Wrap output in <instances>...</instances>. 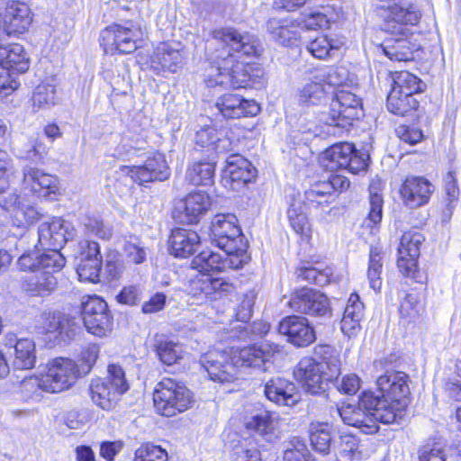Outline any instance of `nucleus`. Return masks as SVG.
<instances>
[{"mask_svg": "<svg viewBox=\"0 0 461 461\" xmlns=\"http://www.w3.org/2000/svg\"><path fill=\"white\" fill-rule=\"evenodd\" d=\"M211 45H221L222 50L214 58L216 66L210 67L204 75L208 87L244 88L261 76L258 64L240 62L230 53L233 50L244 56H256L259 52L258 38L247 32H240L233 27L212 32Z\"/></svg>", "mask_w": 461, "mask_h": 461, "instance_id": "1", "label": "nucleus"}, {"mask_svg": "<svg viewBox=\"0 0 461 461\" xmlns=\"http://www.w3.org/2000/svg\"><path fill=\"white\" fill-rule=\"evenodd\" d=\"M278 352L277 344L262 342L245 347L232 357L222 351L211 350L201 357L200 364L211 380L230 383L237 378L239 366L268 371L273 367L275 354Z\"/></svg>", "mask_w": 461, "mask_h": 461, "instance_id": "2", "label": "nucleus"}, {"mask_svg": "<svg viewBox=\"0 0 461 461\" xmlns=\"http://www.w3.org/2000/svg\"><path fill=\"white\" fill-rule=\"evenodd\" d=\"M340 361L336 355L324 357L318 361L312 357H303L297 364L294 376L308 393L321 394L326 391L328 382L339 375Z\"/></svg>", "mask_w": 461, "mask_h": 461, "instance_id": "3", "label": "nucleus"}, {"mask_svg": "<svg viewBox=\"0 0 461 461\" xmlns=\"http://www.w3.org/2000/svg\"><path fill=\"white\" fill-rule=\"evenodd\" d=\"M82 375L76 361L68 357H56L47 364L45 374L40 377L24 379L23 384L55 393L69 389Z\"/></svg>", "mask_w": 461, "mask_h": 461, "instance_id": "4", "label": "nucleus"}, {"mask_svg": "<svg viewBox=\"0 0 461 461\" xmlns=\"http://www.w3.org/2000/svg\"><path fill=\"white\" fill-rule=\"evenodd\" d=\"M157 411L166 417H173L192 407L194 397L191 391L181 382L165 377L153 393Z\"/></svg>", "mask_w": 461, "mask_h": 461, "instance_id": "5", "label": "nucleus"}, {"mask_svg": "<svg viewBox=\"0 0 461 461\" xmlns=\"http://www.w3.org/2000/svg\"><path fill=\"white\" fill-rule=\"evenodd\" d=\"M140 28L131 21L113 23L101 32V44L106 53L130 54L139 47Z\"/></svg>", "mask_w": 461, "mask_h": 461, "instance_id": "6", "label": "nucleus"}, {"mask_svg": "<svg viewBox=\"0 0 461 461\" xmlns=\"http://www.w3.org/2000/svg\"><path fill=\"white\" fill-rule=\"evenodd\" d=\"M321 164L329 171L344 168L353 174H358L367 167V156L365 153H358L353 144L340 142L332 145L322 153Z\"/></svg>", "mask_w": 461, "mask_h": 461, "instance_id": "7", "label": "nucleus"}, {"mask_svg": "<svg viewBox=\"0 0 461 461\" xmlns=\"http://www.w3.org/2000/svg\"><path fill=\"white\" fill-rule=\"evenodd\" d=\"M407 405V399L393 400L376 395L372 392L365 393L362 395V406L370 411L375 419V432L378 429V421L391 424L402 420L405 415Z\"/></svg>", "mask_w": 461, "mask_h": 461, "instance_id": "8", "label": "nucleus"}, {"mask_svg": "<svg viewBox=\"0 0 461 461\" xmlns=\"http://www.w3.org/2000/svg\"><path fill=\"white\" fill-rule=\"evenodd\" d=\"M38 330L54 345L68 342L77 334L76 319L59 311L43 312L38 320Z\"/></svg>", "mask_w": 461, "mask_h": 461, "instance_id": "9", "label": "nucleus"}, {"mask_svg": "<svg viewBox=\"0 0 461 461\" xmlns=\"http://www.w3.org/2000/svg\"><path fill=\"white\" fill-rule=\"evenodd\" d=\"M363 115L362 102L355 94L341 89L337 92L330 106L326 123L346 129Z\"/></svg>", "mask_w": 461, "mask_h": 461, "instance_id": "10", "label": "nucleus"}, {"mask_svg": "<svg viewBox=\"0 0 461 461\" xmlns=\"http://www.w3.org/2000/svg\"><path fill=\"white\" fill-rule=\"evenodd\" d=\"M234 214H217L211 221V238L220 249H238L244 247V237Z\"/></svg>", "mask_w": 461, "mask_h": 461, "instance_id": "11", "label": "nucleus"}, {"mask_svg": "<svg viewBox=\"0 0 461 461\" xmlns=\"http://www.w3.org/2000/svg\"><path fill=\"white\" fill-rule=\"evenodd\" d=\"M82 316L88 332L104 337L112 330V316L108 305L98 296H90L82 303Z\"/></svg>", "mask_w": 461, "mask_h": 461, "instance_id": "12", "label": "nucleus"}, {"mask_svg": "<svg viewBox=\"0 0 461 461\" xmlns=\"http://www.w3.org/2000/svg\"><path fill=\"white\" fill-rule=\"evenodd\" d=\"M423 241V235L417 230H409L402 234L398 248L397 266L403 276L417 278L420 247Z\"/></svg>", "mask_w": 461, "mask_h": 461, "instance_id": "13", "label": "nucleus"}, {"mask_svg": "<svg viewBox=\"0 0 461 461\" xmlns=\"http://www.w3.org/2000/svg\"><path fill=\"white\" fill-rule=\"evenodd\" d=\"M73 225L62 218L54 217L42 222L38 229L39 242L42 247L60 249L75 237Z\"/></svg>", "mask_w": 461, "mask_h": 461, "instance_id": "14", "label": "nucleus"}, {"mask_svg": "<svg viewBox=\"0 0 461 461\" xmlns=\"http://www.w3.org/2000/svg\"><path fill=\"white\" fill-rule=\"evenodd\" d=\"M123 169L134 182L140 185L155 180L165 181L170 176V169L165 156L158 152L149 157L141 166L124 167Z\"/></svg>", "mask_w": 461, "mask_h": 461, "instance_id": "15", "label": "nucleus"}, {"mask_svg": "<svg viewBox=\"0 0 461 461\" xmlns=\"http://www.w3.org/2000/svg\"><path fill=\"white\" fill-rule=\"evenodd\" d=\"M184 60V47L176 41L159 43L150 56L151 68L158 72L175 73L183 66Z\"/></svg>", "mask_w": 461, "mask_h": 461, "instance_id": "16", "label": "nucleus"}, {"mask_svg": "<svg viewBox=\"0 0 461 461\" xmlns=\"http://www.w3.org/2000/svg\"><path fill=\"white\" fill-rule=\"evenodd\" d=\"M23 185L41 198L53 199L59 193L58 178L40 168L27 166L23 169Z\"/></svg>", "mask_w": 461, "mask_h": 461, "instance_id": "17", "label": "nucleus"}, {"mask_svg": "<svg viewBox=\"0 0 461 461\" xmlns=\"http://www.w3.org/2000/svg\"><path fill=\"white\" fill-rule=\"evenodd\" d=\"M278 332L287 337V341L298 348L308 347L316 339L313 328L308 320L300 316H288L278 324Z\"/></svg>", "mask_w": 461, "mask_h": 461, "instance_id": "18", "label": "nucleus"}, {"mask_svg": "<svg viewBox=\"0 0 461 461\" xmlns=\"http://www.w3.org/2000/svg\"><path fill=\"white\" fill-rule=\"evenodd\" d=\"M212 200L208 194L197 191L188 194L176 206V217L188 224L197 223L209 211Z\"/></svg>", "mask_w": 461, "mask_h": 461, "instance_id": "19", "label": "nucleus"}, {"mask_svg": "<svg viewBox=\"0 0 461 461\" xmlns=\"http://www.w3.org/2000/svg\"><path fill=\"white\" fill-rule=\"evenodd\" d=\"M255 177L250 162L240 154H231L226 159L223 184L233 191H239Z\"/></svg>", "mask_w": 461, "mask_h": 461, "instance_id": "20", "label": "nucleus"}, {"mask_svg": "<svg viewBox=\"0 0 461 461\" xmlns=\"http://www.w3.org/2000/svg\"><path fill=\"white\" fill-rule=\"evenodd\" d=\"M2 21L7 35H20L27 32L32 23V11L25 3L10 1L6 4Z\"/></svg>", "mask_w": 461, "mask_h": 461, "instance_id": "21", "label": "nucleus"}, {"mask_svg": "<svg viewBox=\"0 0 461 461\" xmlns=\"http://www.w3.org/2000/svg\"><path fill=\"white\" fill-rule=\"evenodd\" d=\"M215 105L221 114L227 119L256 116L260 111V107L255 100L246 99L240 95L231 93L220 96Z\"/></svg>", "mask_w": 461, "mask_h": 461, "instance_id": "22", "label": "nucleus"}, {"mask_svg": "<svg viewBox=\"0 0 461 461\" xmlns=\"http://www.w3.org/2000/svg\"><path fill=\"white\" fill-rule=\"evenodd\" d=\"M299 29L301 23L292 18H270L267 22V32L270 39L276 44L293 47L301 39Z\"/></svg>", "mask_w": 461, "mask_h": 461, "instance_id": "23", "label": "nucleus"}, {"mask_svg": "<svg viewBox=\"0 0 461 461\" xmlns=\"http://www.w3.org/2000/svg\"><path fill=\"white\" fill-rule=\"evenodd\" d=\"M300 313L322 316L329 311L328 298L321 293L308 288L298 291L290 302Z\"/></svg>", "mask_w": 461, "mask_h": 461, "instance_id": "24", "label": "nucleus"}, {"mask_svg": "<svg viewBox=\"0 0 461 461\" xmlns=\"http://www.w3.org/2000/svg\"><path fill=\"white\" fill-rule=\"evenodd\" d=\"M432 192L431 184L421 176L406 178L400 190L404 204L411 209L428 203Z\"/></svg>", "mask_w": 461, "mask_h": 461, "instance_id": "25", "label": "nucleus"}, {"mask_svg": "<svg viewBox=\"0 0 461 461\" xmlns=\"http://www.w3.org/2000/svg\"><path fill=\"white\" fill-rule=\"evenodd\" d=\"M266 397L272 402L281 406H294L300 399L297 386L283 377H273L265 384Z\"/></svg>", "mask_w": 461, "mask_h": 461, "instance_id": "26", "label": "nucleus"}, {"mask_svg": "<svg viewBox=\"0 0 461 461\" xmlns=\"http://www.w3.org/2000/svg\"><path fill=\"white\" fill-rule=\"evenodd\" d=\"M334 412L341 418L347 425L358 428L365 434L375 432V419L364 406L362 397L358 405L348 404L335 409Z\"/></svg>", "mask_w": 461, "mask_h": 461, "instance_id": "27", "label": "nucleus"}, {"mask_svg": "<svg viewBox=\"0 0 461 461\" xmlns=\"http://www.w3.org/2000/svg\"><path fill=\"white\" fill-rule=\"evenodd\" d=\"M408 375L403 372L388 371L377 378L376 384L382 396L390 399H407L410 393Z\"/></svg>", "mask_w": 461, "mask_h": 461, "instance_id": "28", "label": "nucleus"}, {"mask_svg": "<svg viewBox=\"0 0 461 461\" xmlns=\"http://www.w3.org/2000/svg\"><path fill=\"white\" fill-rule=\"evenodd\" d=\"M168 244L171 255L185 258L196 251L200 245V237L194 230L177 228L172 230Z\"/></svg>", "mask_w": 461, "mask_h": 461, "instance_id": "29", "label": "nucleus"}, {"mask_svg": "<svg viewBox=\"0 0 461 461\" xmlns=\"http://www.w3.org/2000/svg\"><path fill=\"white\" fill-rule=\"evenodd\" d=\"M0 65L13 72L23 74L30 68L31 57L19 43L0 44Z\"/></svg>", "mask_w": 461, "mask_h": 461, "instance_id": "30", "label": "nucleus"}, {"mask_svg": "<svg viewBox=\"0 0 461 461\" xmlns=\"http://www.w3.org/2000/svg\"><path fill=\"white\" fill-rule=\"evenodd\" d=\"M195 143L201 147L208 148L217 154L227 153L232 149V142L226 136L224 131L218 130L213 126H206L197 131Z\"/></svg>", "mask_w": 461, "mask_h": 461, "instance_id": "31", "label": "nucleus"}, {"mask_svg": "<svg viewBox=\"0 0 461 461\" xmlns=\"http://www.w3.org/2000/svg\"><path fill=\"white\" fill-rule=\"evenodd\" d=\"M233 288L232 285L222 278L212 277L211 275L202 274L192 280L191 293L194 296L204 295L205 298L216 293H229Z\"/></svg>", "mask_w": 461, "mask_h": 461, "instance_id": "32", "label": "nucleus"}, {"mask_svg": "<svg viewBox=\"0 0 461 461\" xmlns=\"http://www.w3.org/2000/svg\"><path fill=\"white\" fill-rule=\"evenodd\" d=\"M104 378L92 379L89 385L90 397L95 404L103 410H111L117 403L119 397Z\"/></svg>", "mask_w": 461, "mask_h": 461, "instance_id": "33", "label": "nucleus"}, {"mask_svg": "<svg viewBox=\"0 0 461 461\" xmlns=\"http://www.w3.org/2000/svg\"><path fill=\"white\" fill-rule=\"evenodd\" d=\"M36 363V346L32 339H17L14 346V367L23 370L31 369Z\"/></svg>", "mask_w": 461, "mask_h": 461, "instance_id": "34", "label": "nucleus"}, {"mask_svg": "<svg viewBox=\"0 0 461 461\" xmlns=\"http://www.w3.org/2000/svg\"><path fill=\"white\" fill-rule=\"evenodd\" d=\"M386 17L402 24H416L420 17L419 10L407 0H400L390 5L387 8Z\"/></svg>", "mask_w": 461, "mask_h": 461, "instance_id": "35", "label": "nucleus"}, {"mask_svg": "<svg viewBox=\"0 0 461 461\" xmlns=\"http://www.w3.org/2000/svg\"><path fill=\"white\" fill-rule=\"evenodd\" d=\"M153 347L159 360L165 365H174L183 357L182 346L164 335L155 336Z\"/></svg>", "mask_w": 461, "mask_h": 461, "instance_id": "36", "label": "nucleus"}, {"mask_svg": "<svg viewBox=\"0 0 461 461\" xmlns=\"http://www.w3.org/2000/svg\"><path fill=\"white\" fill-rule=\"evenodd\" d=\"M215 162L211 160L193 162L187 168L186 180L191 184L207 185L212 183Z\"/></svg>", "mask_w": 461, "mask_h": 461, "instance_id": "37", "label": "nucleus"}, {"mask_svg": "<svg viewBox=\"0 0 461 461\" xmlns=\"http://www.w3.org/2000/svg\"><path fill=\"white\" fill-rule=\"evenodd\" d=\"M226 263L219 253L205 250L193 259L192 267L201 274L211 275L224 270Z\"/></svg>", "mask_w": 461, "mask_h": 461, "instance_id": "38", "label": "nucleus"}, {"mask_svg": "<svg viewBox=\"0 0 461 461\" xmlns=\"http://www.w3.org/2000/svg\"><path fill=\"white\" fill-rule=\"evenodd\" d=\"M58 284L57 277L53 275L42 273L37 270L25 280L23 287L32 295H44L53 291Z\"/></svg>", "mask_w": 461, "mask_h": 461, "instance_id": "39", "label": "nucleus"}, {"mask_svg": "<svg viewBox=\"0 0 461 461\" xmlns=\"http://www.w3.org/2000/svg\"><path fill=\"white\" fill-rule=\"evenodd\" d=\"M393 92L404 94L405 95H412L422 92V82L415 75L408 71L396 72L393 78Z\"/></svg>", "mask_w": 461, "mask_h": 461, "instance_id": "40", "label": "nucleus"}, {"mask_svg": "<svg viewBox=\"0 0 461 461\" xmlns=\"http://www.w3.org/2000/svg\"><path fill=\"white\" fill-rule=\"evenodd\" d=\"M301 202H294L287 210V217L293 230L300 236L309 239L311 226Z\"/></svg>", "mask_w": 461, "mask_h": 461, "instance_id": "41", "label": "nucleus"}, {"mask_svg": "<svg viewBox=\"0 0 461 461\" xmlns=\"http://www.w3.org/2000/svg\"><path fill=\"white\" fill-rule=\"evenodd\" d=\"M314 79L332 86H340L348 80V70L344 67L322 66L315 69Z\"/></svg>", "mask_w": 461, "mask_h": 461, "instance_id": "42", "label": "nucleus"}, {"mask_svg": "<svg viewBox=\"0 0 461 461\" xmlns=\"http://www.w3.org/2000/svg\"><path fill=\"white\" fill-rule=\"evenodd\" d=\"M380 48L384 54L393 61H409L413 59L411 44L405 39L385 41Z\"/></svg>", "mask_w": 461, "mask_h": 461, "instance_id": "43", "label": "nucleus"}, {"mask_svg": "<svg viewBox=\"0 0 461 461\" xmlns=\"http://www.w3.org/2000/svg\"><path fill=\"white\" fill-rule=\"evenodd\" d=\"M331 428L328 423H312L310 427V440L313 449L323 455L330 451Z\"/></svg>", "mask_w": 461, "mask_h": 461, "instance_id": "44", "label": "nucleus"}, {"mask_svg": "<svg viewBox=\"0 0 461 461\" xmlns=\"http://www.w3.org/2000/svg\"><path fill=\"white\" fill-rule=\"evenodd\" d=\"M325 96V89L321 81L312 77L310 82L304 84L297 91V101L303 105H316Z\"/></svg>", "mask_w": 461, "mask_h": 461, "instance_id": "45", "label": "nucleus"}, {"mask_svg": "<svg viewBox=\"0 0 461 461\" xmlns=\"http://www.w3.org/2000/svg\"><path fill=\"white\" fill-rule=\"evenodd\" d=\"M32 101L35 111L50 109L56 105L58 103L56 86L53 84L42 82L34 89Z\"/></svg>", "mask_w": 461, "mask_h": 461, "instance_id": "46", "label": "nucleus"}, {"mask_svg": "<svg viewBox=\"0 0 461 461\" xmlns=\"http://www.w3.org/2000/svg\"><path fill=\"white\" fill-rule=\"evenodd\" d=\"M424 312V305L417 294H407L400 303V317L406 323L416 321Z\"/></svg>", "mask_w": 461, "mask_h": 461, "instance_id": "47", "label": "nucleus"}, {"mask_svg": "<svg viewBox=\"0 0 461 461\" xmlns=\"http://www.w3.org/2000/svg\"><path fill=\"white\" fill-rule=\"evenodd\" d=\"M419 102L412 95L391 91L387 96V108L396 115L404 116L418 108Z\"/></svg>", "mask_w": 461, "mask_h": 461, "instance_id": "48", "label": "nucleus"}, {"mask_svg": "<svg viewBox=\"0 0 461 461\" xmlns=\"http://www.w3.org/2000/svg\"><path fill=\"white\" fill-rule=\"evenodd\" d=\"M48 251L40 254L38 259L39 270L42 273L53 275L59 272L66 264V259L59 249L47 248Z\"/></svg>", "mask_w": 461, "mask_h": 461, "instance_id": "49", "label": "nucleus"}, {"mask_svg": "<svg viewBox=\"0 0 461 461\" xmlns=\"http://www.w3.org/2000/svg\"><path fill=\"white\" fill-rule=\"evenodd\" d=\"M276 420L268 412H261L249 418L245 426L248 429L255 430L262 436H271L276 429Z\"/></svg>", "mask_w": 461, "mask_h": 461, "instance_id": "50", "label": "nucleus"}, {"mask_svg": "<svg viewBox=\"0 0 461 461\" xmlns=\"http://www.w3.org/2000/svg\"><path fill=\"white\" fill-rule=\"evenodd\" d=\"M104 380L109 384L110 387L113 390V392H114L119 398L130 388L129 382L125 376V372L119 365H109L107 368V376L104 378Z\"/></svg>", "mask_w": 461, "mask_h": 461, "instance_id": "51", "label": "nucleus"}, {"mask_svg": "<svg viewBox=\"0 0 461 461\" xmlns=\"http://www.w3.org/2000/svg\"><path fill=\"white\" fill-rule=\"evenodd\" d=\"M381 251L377 248H372L370 250L369 267L367 277L369 285L375 291H379L382 286L381 273L383 268Z\"/></svg>", "mask_w": 461, "mask_h": 461, "instance_id": "52", "label": "nucleus"}, {"mask_svg": "<svg viewBox=\"0 0 461 461\" xmlns=\"http://www.w3.org/2000/svg\"><path fill=\"white\" fill-rule=\"evenodd\" d=\"M41 217V213L37 208L19 202L13 214V223L17 227H27L36 222Z\"/></svg>", "mask_w": 461, "mask_h": 461, "instance_id": "53", "label": "nucleus"}, {"mask_svg": "<svg viewBox=\"0 0 461 461\" xmlns=\"http://www.w3.org/2000/svg\"><path fill=\"white\" fill-rule=\"evenodd\" d=\"M17 178V170L4 151H0V193L8 191Z\"/></svg>", "mask_w": 461, "mask_h": 461, "instance_id": "54", "label": "nucleus"}, {"mask_svg": "<svg viewBox=\"0 0 461 461\" xmlns=\"http://www.w3.org/2000/svg\"><path fill=\"white\" fill-rule=\"evenodd\" d=\"M339 47L333 43L326 35H320L311 41L307 46V50L316 59H324L330 56L332 50Z\"/></svg>", "mask_w": 461, "mask_h": 461, "instance_id": "55", "label": "nucleus"}, {"mask_svg": "<svg viewBox=\"0 0 461 461\" xmlns=\"http://www.w3.org/2000/svg\"><path fill=\"white\" fill-rule=\"evenodd\" d=\"M102 261L99 259L80 260L77 273L81 281L97 283L101 273Z\"/></svg>", "mask_w": 461, "mask_h": 461, "instance_id": "56", "label": "nucleus"}, {"mask_svg": "<svg viewBox=\"0 0 461 461\" xmlns=\"http://www.w3.org/2000/svg\"><path fill=\"white\" fill-rule=\"evenodd\" d=\"M375 184L370 186V211L367 218L365 220V224L371 228L377 225L382 220L383 214V197L377 192H375Z\"/></svg>", "mask_w": 461, "mask_h": 461, "instance_id": "57", "label": "nucleus"}, {"mask_svg": "<svg viewBox=\"0 0 461 461\" xmlns=\"http://www.w3.org/2000/svg\"><path fill=\"white\" fill-rule=\"evenodd\" d=\"M134 461H167V453L158 446L144 444L135 451Z\"/></svg>", "mask_w": 461, "mask_h": 461, "instance_id": "58", "label": "nucleus"}, {"mask_svg": "<svg viewBox=\"0 0 461 461\" xmlns=\"http://www.w3.org/2000/svg\"><path fill=\"white\" fill-rule=\"evenodd\" d=\"M24 158L35 163L41 162L48 154V148L39 136H32L24 147Z\"/></svg>", "mask_w": 461, "mask_h": 461, "instance_id": "59", "label": "nucleus"}, {"mask_svg": "<svg viewBox=\"0 0 461 461\" xmlns=\"http://www.w3.org/2000/svg\"><path fill=\"white\" fill-rule=\"evenodd\" d=\"M326 181L317 183L305 192L306 199L310 203H316L320 205L328 203L329 198L332 195Z\"/></svg>", "mask_w": 461, "mask_h": 461, "instance_id": "60", "label": "nucleus"}, {"mask_svg": "<svg viewBox=\"0 0 461 461\" xmlns=\"http://www.w3.org/2000/svg\"><path fill=\"white\" fill-rule=\"evenodd\" d=\"M296 20L301 23V28L305 30L323 29L329 24L326 15L320 12L303 14Z\"/></svg>", "mask_w": 461, "mask_h": 461, "instance_id": "61", "label": "nucleus"}, {"mask_svg": "<svg viewBox=\"0 0 461 461\" xmlns=\"http://www.w3.org/2000/svg\"><path fill=\"white\" fill-rule=\"evenodd\" d=\"M100 348L96 344H88L81 352V365L79 366L80 371L85 375L88 374L93 366L95 364Z\"/></svg>", "mask_w": 461, "mask_h": 461, "instance_id": "62", "label": "nucleus"}, {"mask_svg": "<svg viewBox=\"0 0 461 461\" xmlns=\"http://www.w3.org/2000/svg\"><path fill=\"white\" fill-rule=\"evenodd\" d=\"M420 461H446L443 448L439 443H427L419 450Z\"/></svg>", "mask_w": 461, "mask_h": 461, "instance_id": "63", "label": "nucleus"}, {"mask_svg": "<svg viewBox=\"0 0 461 461\" xmlns=\"http://www.w3.org/2000/svg\"><path fill=\"white\" fill-rule=\"evenodd\" d=\"M309 451L306 445L300 440L291 442V447L284 452L285 461H308Z\"/></svg>", "mask_w": 461, "mask_h": 461, "instance_id": "64", "label": "nucleus"}]
</instances>
